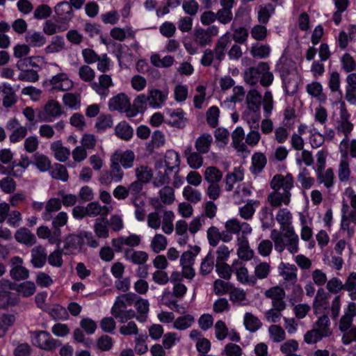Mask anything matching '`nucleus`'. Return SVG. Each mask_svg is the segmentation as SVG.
Segmentation results:
<instances>
[{
  "label": "nucleus",
  "mask_w": 356,
  "mask_h": 356,
  "mask_svg": "<svg viewBox=\"0 0 356 356\" xmlns=\"http://www.w3.org/2000/svg\"><path fill=\"white\" fill-rule=\"evenodd\" d=\"M293 177L288 173L286 176L277 174L271 179L270 185L273 190L267 197L273 207H279L284 204L288 205L291 200V190L293 187Z\"/></svg>",
  "instance_id": "obj_1"
},
{
  "label": "nucleus",
  "mask_w": 356,
  "mask_h": 356,
  "mask_svg": "<svg viewBox=\"0 0 356 356\" xmlns=\"http://www.w3.org/2000/svg\"><path fill=\"white\" fill-rule=\"evenodd\" d=\"M73 82L65 73H59L43 82V86L47 90L67 91L73 88Z\"/></svg>",
  "instance_id": "obj_2"
},
{
  "label": "nucleus",
  "mask_w": 356,
  "mask_h": 356,
  "mask_svg": "<svg viewBox=\"0 0 356 356\" xmlns=\"http://www.w3.org/2000/svg\"><path fill=\"white\" fill-rule=\"evenodd\" d=\"M218 34V28L216 26H211L207 29L195 28L193 33L194 42L200 47H205L212 42V38Z\"/></svg>",
  "instance_id": "obj_3"
},
{
  "label": "nucleus",
  "mask_w": 356,
  "mask_h": 356,
  "mask_svg": "<svg viewBox=\"0 0 356 356\" xmlns=\"http://www.w3.org/2000/svg\"><path fill=\"white\" fill-rule=\"evenodd\" d=\"M54 12L58 16L57 22L65 24L60 25L58 29L66 30L67 23L74 17V12L71 4L66 1L59 2L54 7Z\"/></svg>",
  "instance_id": "obj_4"
},
{
  "label": "nucleus",
  "mask_w": 356,
  "mask_h": 356,
  "mask_svg": "<svg viewBox=\"0 0 356 356\" xmlns=\"http://www.w3.org/2000/svg\"><path fill=\"white\" fill-rule=\"evenodd\" d=\"M64 254L65 255L74 254L80 252L83 245V235L81 232L79 234H69L63 239Z\"/></svg>",
  "instance_id": "obj_5"
},
{
  "label": "nucleus",
  "mask_w": 356,
  "mask_h": 356,
  "mask_svg": "<svg viewBox=\"0 0 356 356\" xmlns=\"http://www.w3.org/2000/svg\"><path fill=\"white\" fill-rule=\"evenodd\" d=\"M109 110L111 111H118L121 113H125L129 118L130 111V101L127 95L124 93H120L108 102Z\"/></svg>",
  "instance_id": "obj_6"
},
{
  "label": "nucleus",
  "mask_w": 356,
  "mask_h": 356,
  "mask_svg": "<svg viewBox=\"0 0 356 356\" xmlns=\"http://www.w3.org/2000/svg\"><path fill=\"white\" fill-rule=\"evenodd\" d=\"M136 298L137 295L134 293H124L118 296L111 309L112 315L120 316V312L124 309L127 306L133 305Z\"/></svg>",
  "instance_id": "obj_7"
},
{
  "label": "nucleus",
  "mask_w": 356,
  "mask_h": 356,
  "mask_svg": "<svg viewBox=\"0 0 356 356\" xmlns=\"http://www.w3.org/2000/svg\"><path fill=\"white\" fill-rule=\"evenodd\" d=\"M330 297V296L323 289H319L316 295L313 307L316 312L329 309L332 312L331 316L334 318V300L330 307V302L328 300Z\"/></svg>",
  "instance_id": "obj_8"
},
{
  "label": "nucleus",
  "mask_w": 356,
  "mask_h": 356,
  "mask_svg": "<svg viewBox=\"0 0 356 356\" xmlns=\"http://www.w3.org/2000/svg\"><path fill=\"white\" fill-rule=\"evenodd\" d=\"M0 96L2 98V105L6 108H11L17 102L15 90L7 83L0 85Z\"/></svg>",
  "instance_id": "obj_9"
},
{
  "label": "nucleus",
  "mask_w": 356,
  "mask_h": 356,
  "mask_svg": "<svg viewBox=\"0 0 356 356\" xmlns=\"http://www.w3.org/2000/svg\"><path fill=\"white\" fill-rule=\"evenodd\" d=\"M140 243V237L136 234H131L129 236H120L117 238H113L111 241L112 246L116 252H124L123 245L129 247H136Z\"/></svg>",
  "instance_id": "obj_10"
},
{
  "label": "nucleus",
  "mask_w": 356,
  "mask_h": 356,
  "mask_svg": "<svg viewBox=\"0 0 356 356\" xmlns=\"http://www.w3.org/2000/svg\"><path fill=\"white\" fill-rule=\"evenodd\" d=\"M282 231L283 232L285 248L291 254L297 253L299 250V238L298 236L295 233L293 227H284Z\"/></svg>",
  "instance_id": "obj_11"
},
{
  "label": "nucleus",
  "mask_w": 356,
  "mask_h": 356,
  "mask_svg": "<svg viewBox=\"0 0 356 356\" xmlns=\"http://www.w3.org/2000/svg\"><path fill=\"white\" fill-rule=\"evenodd\" d=\"M113 85L110 75L104 74L99 76V81L92 82L91 88L102 97H106L109 92V88Z\"/></svg>",
  "instance_id": "obj_12"
},
{
  "label": "nucleus",
  "mask_w": 356,
  "mask_h": 356,
  "mask_svg": "<svg viewBox=\"0 0 356 356\" xmlns=\"http://www.w3.org/2000/svg\"><path fill=\"white\" fill-rule=\"evenodd\" d=\"M169 118L166 120V123L173 127L178 129H184L188 120L185 118V113L181 108L175 110H169L167 111Z\"/></svg>",
  "instance_id": "obj_13"
},
{
  "label": "nucleus",
  "mask_w": 356,
  "mask_h": 356,
  "mask_svg": "<svg viewBox=\"0 0 356 356\" xmlns=\"http://www.w3.org/2000/svg\"><path fill=\"white\" fill-rule=\"evenodd\" d=\"M111 159L127 169L134 165L135 154L131 150H117L112 154Z\"/></svg>",
  "instance_id": "obj_14"
},
{
  "label": "nucleus",
  "mask_w": 356,
  "mask_h": 356,
  "mask_svg": "<svg viewBox=\"0 0 356 356\" xmlns=\"http://www.w3.org/2000/svg\"><path fill=\"white\" fill-rule=\"evenodd\" d=\"M44 117L42 118V116H40L42 121L51 122L53 118H58L63 113L60 104L54 99L47 102L44 107Z\"/></svg>",
  "instance_id": "obj_15"
},
{
  "label": "nucleus",
  "mask_w": 356,
  "mask_h": 356,
  "mask_svg": "<svg viewBox=\"0 0 356 356\" xmlns=\"http://www.w3.org/2000/svg\"><path fill=\"white\" fill-rule=\"evenodd\" d=\"M124 257L134 264L142 266L147 262L149 257L148 254L144 251L127 248L124 250Z\"/></svg>",
  "instance_id": "obj_16"
},
{
  "label": "nucleus",
  "mask_w": 356,
  "mask_h": 356,
  "mask_svg": "<svg viewBox=\"0 0 356 356\" xmlns=\"http://www.w3.org/2000/svg\"><path fill=\"white\" fill-rule=\"evenodd\" d=\"M265 62H260L255 67H250L244 72V80L250 85L257 84L261 77V71L265 70L266 67Z\"/></svg>",
  "instance_id": "obj_17"
},
{
  "label": "nucleus",
  "mask_w": 356,
  "mask_h": 356,
  "mask_svg": "<svg viewBox=\"0 0 356 356\" xmlns=\"http://www.w3.org/2000/svg\"><path fill=\"white\" fill-rule=\"evenodd\" d=\"M32 265L37 268L43 267L47 261V253L46 248L42 245L34 247L31 252Z\"/></svg>",
  "instance_id": "obj_18"
},
{
  "label": "nucleus",
  "mask_w": 356,
  "mask_h": 356,
  "mask_svg": "<svg viewBox=\"0 0 356 356\" xmlns=\"http://www.w3.org/2000/svg\"><path fill=\"white\" fill-rule=\"evenodd\" d=\"M200 153L196 150V152L193 151L192 147L188 146L186 148L184 152V155L187 160V163L191 168L197 170L201 168L203 165V157Z\"/></svg>",
  "instance_id": "obj_19"
},
{
  "label": "nucleus",
  "mask_w": 356,
  "mask_h": 356,
  "mask_svg": "<svg viewBox=\"0 0 356 356\" xmlns=\"http://www.w3.org/2000/svg\"><path fill=\"white\" fill-rule=\"evenodd\" d=\"M261 99V95L257 90L252 89L249 90L245 98L248 111L252 113H259Z\"/></svg>",
  "instance_id": "obj_20"
},
{
  "label": "nucleus",
  "mask_w": 356,
  "mask_h": 356,
  "mask_svg": "<svg viewBox=\"0 0 356 356\" xmlns=\"http://www.w3.org/2000/svg\"><path fill=\"white\" fill-rule=\"evenodd\" d=\"M88 216L96 217L101 216L102 218H106V216L113 210L112 206H102L99 202H91L86 206Z\"/></svg>",
  "instance_id": "obj_21"
},
{
  "label": "nucleus",
  "mask_w": 356,
  "mask_h": 356,
  "mask_svg": "<svg viewBox=\"0 0 356 356\" xmlns=\"http://www.w3.org/2000/svg\"><path fill=\"white\" fill-rule=\"evenodd\" d=\"M15 240L26 246H32L36 243V237L28 228L21 227L15 233Z\"/></svg>",
  "instance_id": "obj_22"
},
{
  "label": "nucleus",
  "mask_w": 356,
  "mask_h": 356,
  "mask_svg": "<svg viewBox=\"0 0 356 356\" xmlns=\"http://www.w3.org/2000/svg\"><path fill=\"white\" fill-rule=\"evenodd\" d=\"M229 43L230 38L229 33H226L217 40L213 51L215 54V58L219 63L223 60L225 55V49Z\"/></svg>",
  "instance_id": "obj_23"
},
{
  "label": "nucleus",
  "mask_w": 356,
  "mask_h": 356,
  "mask_svg": "<svg viewBox=\"0 0 356 356\" xmlns=\"http://www.w3.org/2000/svg\"><path fill=\"white\" fill-rule=\"evenodd\" d=\"M148 97L144 94L138 95L134 100L133 105L130 104L129 118L136 116L138 113H143L146 109Z\"/></svg>",
  "instance_id": "obj_24"
},
{
  "label": "nucleus",
  "mask_w": 356,
  "mask_h": 356,
  "mask_svg": "<svg viewBox=\"0 0 356 356\" xmlns=\"http://www.w3.org/2000/svg\"><path fill=\"white\" fill-rule=\"evenodd\" d=\"M148 104L151 107L160 108L167 99V95L158 89L149 90Z\"/></svg>",
  "instance_id": "obj_25"
},
{
  "label": "nucleus",
  "mask_w": 356,
  "mask_h": 356,
  "mask_svg": "<svg viewBox=\"0 0 356 356\" xmlns=\"http://www.w3.org/2000/svg\"><path fill=\"white\" fill-rule=\"evenodd\" d=\"M50 148L54 152L55 158L60 162L66 161L70 155V149L63 146L61 140L53 142Z\"/></svg>",
  "instance_id": "obj_26"
},
{
  "label": "nucleus",
  "mask_w": 356,
  "mask_h": 356,
  "mask_svg": "<svg viewBox=\"0 0 356 356\" xmlns=\"http://www.w3.org/2000/svg\"><path fill=\"white\" fill-rule=\"evenodd\" d=\"M212 142V136L210 134L204 133L196 139L195 147L197 152L207 154L210 150Z\"/></svg>",
  "instance_id": "obj_27"
},
{
  "label": "nucleus",
  "mask_w": 356,
  "mask_h": 356,
  "mask_svg": "<svg viewBox=\"0 0 356 356\" xmlns=\"http://www.w3.org/2000/svg\"><path fill=\"white\" fill-rule=\"evenodd\" d=\"M294 63L287 58H281L276 65V70L280 73L281 79L293 74Z\"/></svg>",
  "instance_id": "obj_28"
},
{
  "label": "nucleus",
  "mask_w": 356,
  "mask_h": 356,
  "mask_svg": "<svg viewBox=\"0 0 356 356\" xmlns=\"http://www.w3.org/2000/svg\"><path fill=\"white\" fill-rule=\"evenodd\" d=\"M245 137V132L241 127H238L232 132V144L235 149L240 152H244L247 150L248 147L243 140Z\"/></svg>",
  "instance_id": "obj_29"
},
{
  "label": "nucleus",
  "mask_w": 356,
  "mask_h": 356,
  "mask_svg": "<svg viewBox=\"0 0 356 356\" xmlns=\"http://www.w3.org/2000/svg\"><path fill=\"white\" fill-rule=\"evenodd\" d=\"M165 163L168 170L177 173L180 165L179 156L177 152L174 150H168L165 154Z\"/></svg>",
  "instance_id": "obj_30"
},
{
  "label": "nucleus",
  "mask_w": 356,
  "mask_h": 356,
  "mask_svg": "<svg viewBox=\"0 0 356 356\" xmlns=\"http://www.w3.org/2000/svg\"><path fill=\"white\" fill-rule=\"evenodd\" d=\"M93 228L98 238H106L109 236L108 220L106 218L96 219Z\"/></svg>",
  "instance_id": "obj_31"
},
{
  "label": "nucleus",
  "mask_w": 356,
  "mask_h": 356,
  "mask_svg": "<svg viewBox=\"0 0 356 356\" xmlns=\"http://www.w3.org/2000/svg\"><path fill=\"white\" fill-rule=\"evenodd\" d=\"M33 164L35 165L40 172H47L51 169V160L46 155L36 152L33 154Z\"/></svg>",
  "instance_id": "obj_32"
},
{
  "label": "nucleus",
  "mask_w": 356,
  "mask_h": 356,
  "mask_svg": "<svg viewBox=\"0 0 356 356\" xmlns=\"http://www.w3.org/2000/svg\"><path fill=\"white\" fill-rule=\"evenodd\" d=\"M62 203L59 198H51L45 206V211L42 213L44 220L49 221L52 218L51 213L58 211L61 209Z\"/></svg>",
  "instance_id": "obj_33"
},
{
  "label": "nucleus",
  "mask_w": 356,
  "mask_h": 356,
  "mask_svg": "<svg viewBox=\"0 0 356 356\" xmlns=\"http://www.w3.org/2000/svg\"><path fill=\"white\" fill-rule=\"evenodd\" d=\"M52 179L67 181L69 178L67 170L65 165L60 163H54L49 170Z\"/></svg>",
  "instance_id": "obj_34"
},
{
  "label": "nucleus",
  "mask_w": 356,
  "mask_h": 356,
  "mask_svg": "<svg viewBox=\"0 0 356 356\" xmlns=\"http://www.w3.org/2000/svg\"><path fill=\"white\" fill-rule=\"evenodd\" d=\"M115 133L118 138L129 140L132 138L134 131L127 122L122 121L115 127Z\"/></svg>",
  "instance_id": "obj_35"
},
{
  "label": "nucleus",
  "mask_w": 356,
  "mask_h": 356,
  "mask_svg": "<svg viewBox=\"0 0 356 356\" xmlns=\"http://www.w3.org/2000/svg\"><path fill=\"white\" fill-rule=\"evenodd\" d=\"M267 163V159L263 153L257 152L252 157V172L254 175L260 173Z\"/></svg>",
  "instance_id": "obj_36"
},
{
  "label": "nucleus",
  "mask_w": 356,
  "mask_h": 356,
  "mask_svg": "<svg viewBox=\"0 0 356 356\" xmlns=\"http://www.w3.org/2000/svg\"><path fill=\"white\" fill-rule=\"evenodd\" d=\"M81 99L79 93L67 92L63 96V104L74 110H77L80 108Z\"/></svg>",
  "instance_id": "obj_37"
},
{
  "label": "nucleus",
  "mask_w": 356,
  "mask_h": 356,
  "mask_svg": "<svg viewBox=\"0 0 356 356\" xmlns=\"http://www.w3.org/2000/svg\"><path fill=\"white\" fill-rule=\"evenodd\" d=\"M204 177L209 184L219 183L222 178V172L215 166H209L205 169Z\"/></svg>",
  "instance_id": "obj_38"
},
{
  "label": "nucleus",
  "mask_w": 356,
  "mask_h": 356,
  "mask_svg": "<svg viewBox=\"0 0 356 356\" xmlns=\"http://www.w3.org/2000/svg\"><path fill=\"white\" fill-rule=\"evenodd\" d=\"M150 61L156 67H169L174 64L175 59L172 56H165L161 58L160 55L154 54L151 56Z\"/></svg>",
  "instance_id": "obj_39"
},
{
  "label": "nucleus",
  "mask_w": 356,
  "mask_h": 356,
  "mask_svg": "<svg viewBox=\"0 0 356 356\" xmlns=\"http://www.w3.org/2000/svg\"><path fill=\"white\" fill-rule=\"evenodd\" d=\"M26 42L32 47H42L46 43V38L40 32L29 31L26 35Z\"/></svg>",
  "instance_id": "obj_40"
},
{
  "label": "nucleus",
  "mask_w": 356,
  "mask_h": 356,
  "mask_svg": "<svg viewBox=\"0 0 356 356\" xmlns=\"http://www.w3.org/2000/svg\"><path fill=\"white\" fill-rule=\"evenodd\" d=\"M330 321L326 314L319 317L318 321L315 323L314 327L317 328L324 337H327L332 334V331L330 327Z\"/></svg>",
  "instance_id": "obj_41"
},
{
  "label": "nucleus",
  "mask_w": 356,
  "mask_h": 356,
  "mask_svg": "<svg viewBox=\"0 0 356 356\" xmlns=\"http://www.w3.org/2000/svg\"><path fill=\"white\" fill-rule=\"evenodd\" d=\"M284 90L287 95H294L298 88V84L297 77L295 74L282 79Z\"/></svg>",
  "instance_id": "obj_42"
},
{
  "label": "nucleus",
  "mask_w": 356,
  "mask_h": 356,
  "mask_svg": "<svg viewBox=\"0 0 356 356\" xmlns=\"http://www.w3.org/2000/svg\"><path fill=\"white\" fill-rule=\"evenodd\" d=\"M259 218L263 229H268L274 225V218L272 210L268 207H264L259 212Z\"/></svg>",
  "instance_id": "obj_43"
},
{
  "label": "nucleus",
  "mask_w": 356,
  "mask_h": 356,
  "mask_svg": "<svg viewBox=\"0 0 356 356\" xmlns=\"http://www.w3.org/2000/svg\"><path fill=\"white\" fill-rule=\"evenodd\" d=\"M275 8L271 3L259 6L258 11V20L259 22L264 24H267Z\"/></svg>",
  "instance_id": "obj_44"
},
{
  "label": "nucleus",
  "mask_w": 356,
  "mask_h": 356,
  "mask_svg": "<svg viewBox=\"0 0 356 356\" xmlns=\"http://www.w3.org/2000/svg\"><path fill=\"white\" fill-rule=\"evenodd\" d=\"M244 325L247 330L254 332L258 330L262 324L257 316L251 313H246L244 316Z\"/></svg>",
  "instance_id": "obj_45"
},
{
  "label": "nucleus",
  "mask_w": 356,
  "mask_h": 356,
  "mask_svg": "<svg viewBox=\"0 0 356 356\" xmlns=\"http://www.w3.org/2000/svg\"><path fill=\"white\" fill-rule=\"evenodd\" d=\"M239 241V248L237 250L238 257L244 261L250 260L253 257V251L249 249L248 241L245 238L241 240L238 238Z\"/></svg>",
  "instance_id": "obj_46"
},
{
  "label": "nucleus",
  "mask_w": 356,
  "mask_h": 356,
  "mask_svg": "<svg viewBox=\"0 0 356 356\" xmlns=\"http://www.w3.org/2000/svg\"><path fill=\"white\" fill-rule=\"evenodd\" d=\"M270 51V48L268 44H254L250 49L251 55L254 58H267Z\"/></svg>",
  "instance_id": "obj_47"
},
{
  "label": "nucleus",
  "mask_w": 356,
  "mask_h": 356,
  "mask_svg": "<svg viewBox=\"0 0 356 356\" xmlns=\"http://www.w3.org/2000/svg\"><path fill=\"white\" fill-rule=\"evenodd\" d=\"M136 176L138 181L146 184L148 183L153 177V172L151 168L146 165H141L135 170Z\"/></svg>",
  "instance_id": "obj_48"
},
{
  "label": "nucleus",
  "mask_w": 356,
  "mask_h": 356,
  "mask_svg": "<svg viewBox=\"0 0 356 356\" xmlns=\"http://www.w3.org/2000/svg\"><path fill=\"white\" fill-rule=\"evenodd\" d=\"M183 195L186 200L193 204L199 202L202 199L201 193L191 186H186L184 187Z\"/></svg>",
  "instance_id": "obj_49"
},
{
  "label": "nucleus",
  "mask_w": 356,
  "mask_h": 356,
  "mask_svg": "<svg viewBox=\"0 0 356 356\" xmlns=\"http://www.w3.org/2000/svg\"><path fill=\"white\" fill-rule=\"evenodd\" d=\"M165 143V137L163 134L160 131H155L152 136L150 143L147 145V149L149 153H152L154 148H159Z\"/></svg>",
  "instance_id": "obj_50"
},
{
  "label": "nucleus",
  "mask_w": 356,
  "mask_h": 356,
  "mask_svg": "<svg viewBox=\"0 0 356 356\" xmlns=\"http://www.w3.org/2000/svg\"><path fill=\"white\" fill-rule=\"evenodd\" d=\"M242 118L247 122L251 129H257L260 120V112L252 113L250 111H245L243 113Z\"/></svg>",
  "instance_id": "obj_51"
},
{
  "label": "nucleus",
  "mask_w": 356,
  "mask_h": 356,
  "mask_svg": "<svg viewBox=\"0 0 356 356\" xmlns=\"http://www.w3.org/2000/svg\"><path fill=\"white\" fill-rule=\"evenodd\" d=\"M236 273L237 280L243 284H247L250 286H254L256 284V278L253 276H249L248 270L245 267L239 268L237 269Z\"/></svg>",
  "instance_id": "obj_52"
},
{
  "label": "nucleus",
  "mask_w": 356,
  "mask_h": 356,
  "mask_svg": "<svg viewBox=\"0 0 356 356\" xmlns=\"http://www.w3.org/2000/svg\"><path fill=\"white\" fill-rule=\"evenodd\" d=\"M48 313L56 321L67 320L69 317L67 309L59 305L49 309Z\"/></svg>",
  "instance_id": "obj_53"
},
{
  "label": "nucleus",
  "mask_w": 356,
  "mask_h": 356,
  "mask_svg": "<svg viewBox=\"0 0 356 356\" xmlns=\"http://www.w3.org/2000/svg\"><path fill=\"white\" fill-rule=\"evenodd\" d=\"M270 266L267 262H260L254 268V277L256 282L257 279L263 280L266 278L270 272Z\"/></svg>",
  "instance_id": "obj_54"
},
{
  "label": "nucleus",
  "mask_w": 356,
  "mask_h": 356,
  "mask_svg": "<svg viewBox=\"0 0 356 356\" xmlns=\"http://www.w3.org/2000/svg\"><path fill=\"white\" fill-rule=\"evenodd\" d=\"M291 218L292 215L287 209H280L276 216V220L280 224L282 230L284 227H291Z\"/></svg>",
  "instance_id": "obj_55"
},
{
  "label": "nucleus",
  "mask_w": 356,
  "mask_h": 356,
  "mask_svg": "<svg viewBox=\"0 0 356 356\" xmlns=\"http://www.w3.org/2000/svg\"><path fill=\"white\" fill-rule=\"evenodd\" d=\"M10 176V175H7V177L0 180V188L3 193L7 194L15 192L17 187L15 181Z\"/></svg>",
  "instance_id": "obj_56"
},
{
  "label": "nucleus",
  "mask_w": 356,
  "mask_h": 356,
  "mask_svg": "<svg viewBox=\"0 0 356 356\" xmlns=\"http://www.w3.org/2000/svg\"><path fill=\"white\" fill-rule=\"evenodd\" d=\"M325 337L323 334L314 327L308 330L304 335V341L307 344H314Z\"/></svg>",
  "instance_id": "obj_57"
},
{
  "label": "nucleus",
  "mask_w": 356,
  "mask_h": 356,
  "mask_svg": "<svg viewBox=\"0 0 356 356\" xmlns=\"http://www.w3.org/2000/svg\"><path fill=\"white\" fill-rule=\"evenodd\" d=\"M64 254V250L60 248H57L53 252H51L47 257L49 264L54 267L60 268L62 266L63 260L62 254Z\"/></svg>",
  "instance_id": "obj_58"
},
{
  "label": "nucleus",
  "mask_w": 356,
  "mask_h": 356,
  "mask_svg": "<svg viewBox=\"0 0 356 356\" xmlns=\"http://www.w3.org/2000/svg\"><path fill=\"white\" fill-rule=\"evenodd\" d=\"M297 268L294 265L284 266V270L280 273L284 280L291 284H295L297 281L296 272Z\"/></svg>",
  "instance_id": "obj_59"
},
{
  "label": "nucleus",
  "mask_w": 356,
  "mask_h": 356,
  "mask_svg": "<svg viewBox=\"0 0 356 356\" xmlns=\"http://www.w3.org/2000/svg\"><path fill=\"white\" fill-rule=\"evenodd\" d=\"M167 245V239L162 234H157L153 238L151 242V248L155 253H159L163 250Z\"/></svg>",
  "instance_id": "obj_60"
},
{
  "label": "nucleus",
  "mask_w": 356,
  "mask_h": 356,
  "mask_svg": "<svg viewBox=\"0 0 356 356\" xmlns=\"http://www.w3.org/2000/svg\"><path fill=\"white\" fill-rule=\"evenodd\" d=\"M268 332L270 337L275 343L281 342L285 339V332L280 325H270L268 327Z\"/></svg>",
  "instance_id": "obj_61"
},
{
  "label": "nucleus",
  "mask_w": 356,
  "mask_h": 356,
  "mask_svg": "<svg viewBox=\"0 0 356 356\" xmlns=\"http://www.w3.org/2000/svg\"><path fill=\"white\" fill-rule=\"evenodd\" d=\"M214 265V256L209 252L201 263L200 273L203 275L209 274Z\"/></svg>",
  "instance_id": "obj_62"
},
{
  "label": "nucleus",
  "mask_w": 356,
  "mask_h": 356,
  "mask_svg": "<svg viewBox=\"0 0 356 356\" xmlns=\"http://www.w3.org/2000/svg\"><path fill=\"white\" fill-rule=\"evenodd\" d=\"M35 285L33 282H24L17 284L16 291L21 293L24 297L32 296L35 292Z\"/></svg>",
  "instance_id": "obj_63"
},
{
  "label": "nucleus",
  "mask_w": 356,
  "mask_h": 356,
  "mask_svg": "<svg viewBox=\"0 0 356 356\" xmlns=\"http://www.w3.org/2000/svg\"><path fill=\"white\" fill-rule=\"evenodd\" d=\"M341 63L342 68L346 72H351L356 69V61L348 53H345L342 56Z\"/></svg>",
  "instance_id": "obj_64"
}]
</instances>
